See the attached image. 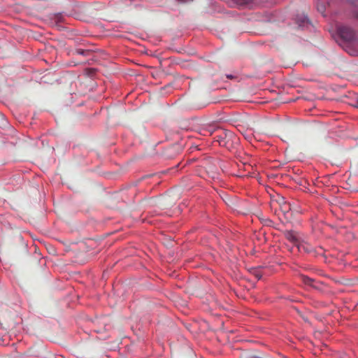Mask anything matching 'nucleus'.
I'll return each mask as SVG.
<instances>
[{
	"instance_id": "f03ea898",
	"label": "nucleus",
	"mask_w": 358,
	"mask_h": 358,
	"mask_svg": "<svg viewBox=\"0 0 358 358\" xmlns=\"http://www.w3.org/2000/svg\"><path fill=\"white\" fill-rule=\"evenodd\" d=\"M337 31L340 37L344 41L350 42L355 38V31L350 27L346 26H340L338 27Z\"/></svg>"
},
{
	"instance_id": "9d476101",
	"label": "nucleus",
	"mask_w": 358,
	"mask_h": 358,
	"mask_svg": "<svg viewBox=\"0 0 358 358\" xmlns=\"http://www.w3.org/2000/svg\"><path fill=\"white\" fill-rule=\"evenodd\" d=\"M178 1H180V2H182V3H184V2H186V1H187L188 0H178Z\"/></svg>"
},
{
	"instance_id": "7ed1b4c3",
	"label": "nucleus",
	"mask_w": 358,
	"mask_h": 358,
	"mask_svg": "<svg viewBox=\"0 0 358 358\" xmlns=\"http://www.w3.org/2000/svg\"><path fill=\"white\" fill-rule=\"evenodd\" d=\"M285 238L292 243L295 246L297 245L301 241L298 238L294 231H287L285 232Z\"/></svg>"
},
{
	"instance_id": "6e6552de",
	"label": "nucleus",
	"mask_w": 358,
	"mask_h": 358,
	"mask_svg": "<svg viewBox=\"0 0 358 358\" xmlns=\"http://www.w3.org/2000/svg\"><path fill=\"white\" fill-rule=\"evenodd\" d=\"M227 78H229V79H232V78H234V76L233 75H231V74H227Z\"/></svg>"
},
{
	"instance_id": "ddd939ff",
	"label": "nucleus",
	"mask_w": 358,
	"mask_h": 358,
	"mask_svg": "<svg viewBox=\"0 0 358 358\" xmlns=\"http://www.w3.org/2000/svg\"><path fill=\"white\" fill-rule=\"evenodd\" d=\"M357 17H358V15H357Z\"/></svg>"
},
{
	"instance_id": "0eeeda50",
	"label": "nucleus",
	"mask_w": 358,
	"mask_h": 358,
	"mask_svg": "<svg viewBox=\"0 0 358 358\" xmlns=\"http://www.w3.org/2000/svg\"><path fill=\"white\" fill-rule=\"evenodd\" d=\"M240 4H247L252 1V0H236Z\"/></svg>"
},
{
	"instance_id": "f8f14e48",
	"label": "nucleus",
	"mask_w": 358,
	"mask_h": 358,
	"mask_svg": "<svg viewBox=\"0 0 358 358\" xmlns=\"http://www.w3.org/2000/svg\"><path fill=\"white\" fill-rule=\"evenodd\" d=\"M357 107H358V101H357Z\"/></svg>"
},
{
	"instance_id": "1a4fd4ad",
	"label": "nucleus",
	"mask_w": 358,
	"mask_h": 358,
	"mask_svg": "<svg viewBox=\"0 0 358 358\" xmlns=\"http://www.w3.org/2000/svg\"><path fill=\"white\" fill-rule=\"evenodd\" d=\"M78 53H79V54H83V50H78Z\"/></svg>"
},
{
	"instance_id": "423d86ee",
	"label": "nucleus",
	"mask_w": 358,
	"mask_h": 358,
	"mask_svg": "<svg viewBox=\"0 0 358 358\" xmlns=\"http://www.w3.org/2000/svg\"><path fill=\"white\" fill-rule=\"evenodd\" d=\"M301 279L304 284H306L307 285H310V286H313V279H311L307 276H305V275H302Z\"/></svg>"
},
{
	"instance_id": "9b49d317",
	"label": "nucleus",
	"mask_w": 358,
	"mask_h": 358,
	"mask_svg": "<svg viewBox=\"0 0 358 358\" xmlns=\"http://www.w3.org/2000/svg\"><path fill=\"white\" fill-rule=\"evenodd\" d=\"M257 278L259 279L261 278L260 275H257Z\"/></svg>"
},
{
	"instance_id": "f257e3e1",
	"label": "nucleus",
	"mask_w": 358,
	"mask_h": 358,
	"mask_svg": "<svg viewBox=\"0 0 358 358\" xmlns=\"http://www.w3.org/2000/svg\"><path fill=\"white\" fill-rule=\"evenodd\" d=\"M216 138V141L220 145L224 146L228 149H231L234 144H238V139L233 132L225 129L219 130Z\"/></svg>"
},
{
	"instance_id": "39448f33",
	"label": "nucleus",
	"mask_w": 358,
	"mask_h": 358,
	"mask_svg": "<svg viewBox=\"0 0 358 358\" xmlns=\"http://www.w3.org/2000/svg\"><path fill=\"white\" fill-rule=\"evenodd\" d=\"M296 22L299 24V26L302 27L305 26L306 24L308 23V20L306 16H303L301 17H298Z\"/></svg>"
},
{
	"instance_id": "20e7f679",
	"label": "nucleus",
	"mask_w": 358,
	"mask_h": 358,
	"mask_svg": "<svg viewBox=\"0 0 358 358\" xmlns=\"http://www.w3.org/2000/svg\"><path fill=\"white\" fill-rule=\"evenodd\" d=\"M296 247L300 252L303 251L305 252L309 253L313 251V248L310 246V245L304 241H300L299 243H297Z\"/></svg>"
}]
</instances>
